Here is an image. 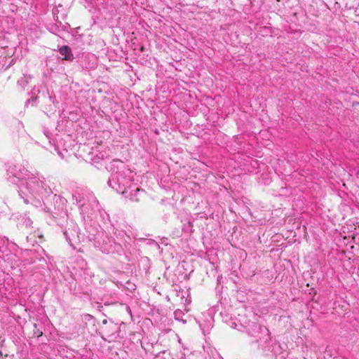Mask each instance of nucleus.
<instances>
[{
  "label": "nucleus",
  "mask_w": 359,
  "mask_h": 359,
  "mask_svg": "<svg viewBox=\"0 0 359 359\" xmlns=\"http://www.w3.org/2000/svg\"><path fill=\"white\" fill-rule=\"evenodd\" d=\"M196 321L204 334L209 333L214 325V318L212 311L208 310L202 313L201 316L197 319Z\"/></svg>",
  "instance_id": "obj_7"
},
{
  "label": "nucleus",
  "mask_w": 359,
  "mask_h": 359,
  "mask_svg": "<svg viewBox=\"0 0 359 359\" xmlns=\"http://www.w3.org/2000/svg\"><path fill=\"white\" fill-rule=\"evenodd\" d=\"M93 239L95 247L102 253H120L123 250V245L119 242H116L104 231H97Z\"/></svg>",
  "instance_id": "obj_4"
},
{
  "label": "nucleus",
  "mask_w": 359,
  "mask_h": 359,
  "mask_svg": "<svg viewBox=\"0 0 359 359\" xmlns=\"http://www.w3.org/2000/svg\"><path fill=\"white\" fill-rule=\"evenodd\" d=\"M184 313L181 310H176L174 312L175 319L179 321H182L184 324L187 323L186 320L182 319Z\"/></svg>",
  "instance_id": "obj_12"
},
{
  "label": "nucleus",
  "mask_w": 359,
  "mask_h": 359,
  "mask_svg": "<svg viewBox=\"0 0 359 359\" xmlns=\"http://www.w3.org/2000/svg\"><path fill=\"white\" fill-rule=\"evenodd\" d=\"M267 351H271L276 357L284 354L282 351V347L280 345L275 341L270 339L269 344L267 345Z\"/></svg>",
  "instance_id": "obj_8"
},
{
  "label": "nucleus",
  "mask_w": 359,
  "mask_h": 359,
  "mask_svg": "<svg viewBox=\"0 0 359 359\" xmlns=\"http://www.w3.org/2000/svg\"><path fill=\"white\" fill-rule=\"evenodd\" d=\"M24 224L26 226H30L32 224V221L29 218H25Z\"/></svg>",
  "instance_id": "obj_13"
},
{
  "label": "nucleus",
  "mask_w": 359,
  "mask_h": 359,
  "mask_svg": "<svg viewBox=\"0 0 359 359\" xmlns=\"http://www.w3.org/2000/svg\"><path fill=\"white\" fill-rule=\"evenodd\" d=\"M64 151H65V154H67V149H64Z\"/></svg>",
  "instance_id": "obj_15"
},
{
  "label": "nucleus",
  "mask_w": 359,
  "mask_h": 359,
  "mask_svg": "<svg viewBox=\"0 0 359 359\" xmlns=\"http://www.w3.org/2000/svg\"><path fill=\"white\" fill-rule=\"evenodd\" d=\"M8 172L19 180L18 192L25 203L53 214H57L55 211L64 205L62 198L53 194L50 180L39 172L21 165L10 167Z\"/></svg>",
  "instance_id": "obj_1"
},
{
  "label": "nucleus",
  "mask_w": 359,
  "mask_h": 359,
  "mask_svg": "<svg viewBox=\"0 0 359 359\" xmlns=\"http://www.w3.org/2000/svg\"><path fill=\"white\" fill-rule=\"evenodd\" d=\"M115 234L118 239L117 242H119L121 245L123 243L126 248L132 241V238L130 236L127 235L126 232H124L123 231H116Z\"/></svg>",
  "instance_id": "obj_9"
},
{
  "label": "nucleus",
  "mask_w": 359,
  "mask_h": 359,
  "mask_svg": "<svg viewBox=\"0 0 359 359\" xmlns=\"http://www.w3.org/2000/svg\"><path fill=\"white\" fill-rule=\"evenodd\" d=\"M60 53L64 56L66 60H72L74 58L71 48L67 46H62L59 49Z\"/></svg>",
  "instance_id": "obj_10"
},
{
  "label": "nucleus",
  "mask_w": 359,
  "mask_h": 359,
  "mask_svg": "<svg viewBox=\"0 0 359 359\" xmlns=\"http://www.w3.org/2000/svg\"><path fill=\"white\" fill-rule=\"evenodd\" d=\"M55 212L57 214H50L56 219V223L62 226L63 234L69 245L75 249L76 245L81 241L78 225L72 219H69L67 212L64 210V205L60 206L59 211L56 210Z\"/></svg>",
  "instance_id": "obj_3"
},
{
  "label": "nucleus",
  "mask_w": 359,
  "mask_h": 359,
  "mask_svg": "<svg viewBox=\"0 0 359 359\" xmlns=\"http://www.w3.org/2000/svg\"><path fill=\"white\" fill-rule=\"evenodd\" d=\"M72 197L79 205L82 214L87 215L88 217L89 215L91 214L90 212V210L99 211L103 219H109V215L105 212H103V213L101 212L99 202L93 194L90 193L85 194L83 193H77L76 194H74Z\"/></svg>",
  "instance_id": "obj_5"
},
{
  "label": "nucleus",
  "mask_w": 359,
  "mask_h": 359,
  "mask_svg": "<svg viewBox=\"0 0 359 359\" xmlns=\"http://www.w3.org/2000/svg\"><path fill=\"white\" fill-rule=\"evenodd\" d=\"M133 173L128 168L112 173L108 181V184L118 193L129 198L131 201H138L137 194L143 192L134 183H133Z\"/></svg>",
  "instance_id": "obj_2"
},
{
  "label": "nucleus",
  "mask_w": 359,
  "mask_h": 359,
  "mask_svg": "<svg viewBox=\"0 0 359 359\" xmlns=\"http://www.w3.org/2000/svg\"><path fill=\"white\" fill-rule=\"evenodd\" d=\"M55 149L57 150V154L62 158H65V154L62 151H59L57 148H55Z\"/></svg>",
  "instance_id": "obj_14"
},
{
  "label": "nucleus",
  "mask_w": 359,
  "mask_h": 359,
  "mask_svg": "<svg viewBox=\"0 0 359 359\" xmlns=\"http://www.w3.org/2000/svg\"><path fill=\"white\" fill-rule=\"evenodd\" d=\"M32 79V76L29 74H23V76L19 79L17 81V85L19 86L22 90H24L25 87L28 85L31 79Z\"/></svg>",
  "instance_id": "obj_11"
},
{
  "label": "nucleus",
  "mask_w": 359,
  "mask_h": 359,
  "mask_svg": "<svg viewBox=\"0 0 359 359\" xmlns=\"http://www.w3.org/2000/svg\"><path fill=\"white\" fill-rule=\"evenodd\" d=\"M252 318L253 320H247L241 317L239 319L241 325L243 327L249 336L255 339V341L256 342H259L262 338H264L265 337V340L266 341L269 336V330L257 322V317L253 315Z\"/></svg>",
  "instance_id": "obj_6"
}]
</instances>
